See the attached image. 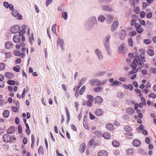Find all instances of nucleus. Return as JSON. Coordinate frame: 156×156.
Listing matches in <instances>:
<instances>
[{"mask_svg":"<svg viewBox=\"0 0 156 156\" xmlns=\"http://www.w3.org/2000/svg\"><path fill=\"white\" fill-rule=\"evenodd\" d=\"M145 61L146 59L144 57H140L137 55H135V59L131 63V66L133 69L129 72V74H132L136 73L138 71V69H136L137 66V65L139 66V67H143L144 62Z\"/></svg>","mask_w":156,"mask_h":156,"instance_id":"f257e3e1","label":"nucleus"},{"mask_svg":"<svg viewBox=\"0 0 156 156\" xmlns=\"http://www.w3.org/2000/svg\"><path fill=\"white\" fill-rule=\"evenodd\" d=\"M106 81L105 80L101 81L97 79H94L90 80L89 82L92 86H99L105 83Z\"/></svg>","mask_w":156,"mask_h":156,"instance_id":"f03ea898","label":"nucleus"},{"mask_svg":"<svg viewBox=\"0 0 156 156\" xmlns=\"http://www.w3.org/2000/svg\"><path fill=\"white\" fill-rule=\"evenodd\" d=\"M3 139L4 142H9L10 143L15 141L16 140V138L14 137L13 136V138H12L11 136L7 133L3 136Z\"/></svg>","mask_w":156,"mask_h":156,"instance_id":"7ed1b4c3","label":"nucleus"},{"mask_svg":"<svg viewBox=\"0 0 156 156\" xmlns=\"http://www.w3.org/2000/svg\"><path fill=\"white\" fill-rule=\"evenodd\" d=\"M87 23L90 27H93L97 23L95 16H92L90 17L88 20Z\"/></svg>","mask_w":156,"mask_h":156,"instance_id":"20e7f679","label":"nucleus"},{"mask_svg":"<svg viewBox=\"0 0 156 156\" xmlns=\"http://www.w3.org/2000/svg\"><path fill=\"white\" fill-rule=\"evenodd\" d=\"M127 51V50L125 44H121L118 48V52L120 54H125Z\"/></svg>","mask_w":156,"mask_h":156,"instance_id":"39448f33","label":"nucleus"},{"mask_svg":"<svg viewBox=\"0 0 156 156\" xmlns=\"http://www.w3.org/2000/svg\"><path fill=\"white\" fill-rule=\"evenodd\" d=\"M101 8L102 10L108 12H113L114 10L112 7L107 5H102L101 6Z\"/></svg>","mask_w":156,"mask_h":156,"instance_id":"423d86ee","label":"nucleus"},{"mask_svg":"<svg viewBox=\"0 0 156 156\" xmlns=\"http://www.w3.org/2000/svg\"><path fill=\"white\" fill-rule=\"evenodd\" d=\"M20 29L19 25H16L11 28L10 31L12 34H15L17 33Z\"/></svg>","mask_w":156,"mask_h":156,"instance_id":"0eeeda50","label":"nucleus"},{"mask_svg":"<svg viewBox=\"0 0 156 156\" xmlns=\"http://www.w3.org/2000/svg\"><path fill=\"white\" fill-rule=\"evenodd\" d=\"M57 45L61 48L62 50H65V48L64 47L65 45L64 41L63 39L58 38V39Z\"/></svg>","mask_w":156,"mask_h":156,"instance_id":"6e6552de","label":"nucleus"},{"mask_svg":"<svg viewBox=\"0 0 156 156\" xmlns=\"http://www.w3.org/2000/svg\"><path fill=\"white\" fill-rule=\"evenodd\" d=\"M119 24V23L117 21L113 22L111 26V30L112 32L115 31L118 27Z\"/></svg>","mask_w":156,"mask_h":156,"instance_id":"1a4fd4ad","label":"nucleus"},{"mask_svg":"<svg viewBox=\"0 0 156 156\" xmlns=\"http://www.w3.org/2000/svg\"><path fill=\"white\" fill-rule=\"evenodd\" d=\"M95 52L97 56L98 59L99 60H102L103 59V56L101 51L98 49H96L95 51Z\"/></svg>","mask_w":156,"mask_h":156,"instance_id":"9d476101","label":"nucleus"},{"mask_svg":"<svg viewBox=\"0 0 156 156\" xmlns=\"http://www.w3.org/2000/svg\"><path fill=\"white\" fill-rule=\"evenodd\" d=\"M12 14L15 17H17L19 20H21L22 19L21 15L19 13L17 10L14 9L12 12Z\"/></svg>","mask_w":156,"mask_h":156,"instance_id":"9b49d317","label":"nucleus"},{"mask_svg":"<svg viewBox=\"0 0 156 156\" xmlns=\"http://www.w3.org/2000/svg\"><path fill=\"white\" fill-rule=\"evenodd\" d=\"M13 46L12 42L11 41H7L5 43V47L7 49H10L12 48Z\"/></svg>","mask_w":156,"mask_h":156,"instance_id":"f8f14e48","label":"nucleus"},{"mask_svg":"<svg viewBox=\"0 0 156 156\" xmlns=\"http://www.w3.org/2000/svg\"><path fill=\"white\" fill-rule=\"evenodd\" d=\"M135 27L136 28V30L138 33H140L143 31L144 29L141 27V25L137 23H135Z\"/></svg>","mask_w":156,"mask_h":156,"instance_id":"ddd939ff","label":"nucleus"},{"mask_svg":"<svg viewBox=\"0 0 156 156\" xmlns=\"http://www.w3.org/2000/svg\"><path fill=\"white\" fill-rule=\"evenodd\" d=\"M126 36V31L125 30H122L119 35L120 38L121 40H124Z\"/></svg>","mask_w":156,"mask_h":156,"instance_id":"4468645a","label":"nucleus"},{"mask_svg":"<svg viewBox=\"0 0 156 156\" xmlns=\"http://www.w3.org/2000/svg\"><path fill=\"white\" fill-rule=\"evenodd\" d=\"M94 99L95 102L98 104L101 103L103 102V98L100 96H96Z\"/></svg>","mask_w":156,"mask_h":156,"instance_id":"2eb2a0df","label":"nucleus"},{"mask_svg":"<svg viewBox=\"0 0 156 156\" xmlns=\"http://www.w3.org/2000/svg\"><path fill=\"white\" fill-rule=\"evenodd\" d=\"M141 144V142L140 140L138 139H135L132 142V144L134 146L138 147Z\"/></svg>","mask_w":156,"mask_h":156,"instance_id":"dca6fc26","label":"nucleus"},{"mask_svg":"<svg viewBox=\"0 0 156 156\" xmlns=\"http://www.w3.org/2000/svg\"><path fill=\"white\" fill-rule=\"evenodd\" d=\"M107 152L104 150L100 151L98 153V156H107Z\"/></svg>","mask_w":156,"mask_h":156,"instance_id":"f3484780","label":"nucleus"},{"mask_svg":"<svg viewBox=\"0 0 156 156\" xmlns=\"http://www.w3.org/2000/svg\"><path fill=\"white\" fill-rule=\"evenodd\" d=\"M13 42L16 43H18L20 41V38L19 36L17 34H15L13 38Z\"/></svg>","mask_w":156,"mask_h":156,"instance_id":"a211bd4d","label":"nucleus"},{"mask_svg":"<svg viewBox=\"0 0 156 156\" xmlns=\"http://www.w3.org/2000/svg\"><path fill=\"white\" fill-rule=\"evenodd\" d=\"M103 137L106 139H109L111 137L110 134L107 132L104 133L103 134Z\"/></svg>","mask_w":156,"mask_h":156,"instance_id":"6ab92c4d","label":"nucleus"},{"mask_svg":"<svg viewBox=\"0 0 156 156\" xmlns=\"http://www.w3.org/2000/svg\"><path fill=\"white\" fill-rule=\"evenodd\" d=\"M93 90L95 92L97 93H99L102 92L103 90V89L101 87H98L94 88Z\"/></svg>","mask_w":156,"mask_h":156,"instance_id":"aec40b11","label":"nucleus"},{"mask_svg":"<svg viewBox=\"0 0 156 156\" xmlns=\"http://www.w3.org/2000/svg\"><path fill=\"white\" fill-rule=\"evenodd\" d=\"M103 110L101 109H98L95 111L96 115L99 116L103 114Z\"/></svg>","mask_w":156,"mask_h":156,"instance_id":"412c9836","label":"nucleus"},{"mask_svg":"<svg viewBox=\"0 0 156 156\" xmlns=\"http://www.w3.org/2000/svg\"><path fill=\"white\" fill-rule=\"evenodd\" d=\"M86 147V146L85 145L84 143H82L80 145V151L81 153H83L85 151Z\"/></svg>","mask_w":156,"mask_h":156,"instance_id":"4be33fe9","label":"nucleus"},{"mask_svg":"<svg viewBox=\"0 0 156 156\" xmlns=\"http://www.w3.org/2000/svg\"><path fill=\"white\" fill-rule=\"evenodd\" d=\"M105 19V18L104 16L103 15H100L98 17V21H100L101 23H103Z\"/></svg>","mask_w":156,"mask_h":156,"instance_id":"5701e85b","label":"nucleus"},{"mask_svg":"<svg viewBox=\"0 0 156 156\" xmlns=\"http://www.w3.org/2000/svg\"><path fill=\"white\" fill-rule=\"evenodd\" d=\"M5 76L9 79H11L13 76V74L10 72H6L5 74Z\"/></svg>","mask_w":156,"mask_h":156,"instance_id":"b1692460","label":"nucleus"},{"mask_svg":"<svg viewBox=\"0 0 156 156\" xmlns=\"http://www.w3.org/2000/svg\"><path fill=\"white\" fill-rule=\"evenodd\" d=\"M9 115V112L8 110H5L3 112V116L5 118H8Z\"/></svg>","mask_w":156,"mask_h":156,"instance_id":"393cba45","label":"nucleus"},{"mask_svg":"<svg viewBox=\"0 0 156 156\" xmlns=\"http://www.w3.org/2000/svg\"><path fill=\"white\" fill-rule=\"evenodd\" d=\"M15 131V129L14 126H11L7 130V132L8 134H12Z\"/></svg>","mask_w":156,"mask_h":156,"instance_id":"a878e982","label":"nucleus"},{"mask_svg":"<svg viewBox=\"0 0 156 156\" xmlns=\"http://www.w3.org/2000/svg\"><path fill=\"white\" fill-rule=\"evenodd\" d=\"M122 84V83L117 81H114L112 83V86H120Z\"/></svg>","mask_w":156,"mask_h":156,"instance_id":"bb28decb","label":"nucleus"},{"mask_svg":"<svg viewBox=\"0 0 156 156\" xmlns=\"http://www.w3.org/2000/svg\"><path fill=\"white\" fill-rule=\"evenodd\" d=\"M126 111L129 114H132L134 112V109L131 107L127 108L126 109Z\"/></svg>","mask_w":156,"mask_h":156,"instance_id":"cd10ccee","label":"nucleus"},{"mask_svg":"<svg viewBox=\"0 0 156 156\" xmlns=\"http://www.w3.org/2000/svg\"><path fill=\"white\" fill-rule=\"evenodd\" d=\"M62 17L63 18L64 20H66L68 18V14L66 12H62Z\"/></svg>","mask_w":156,"mask_h":156,"instance_id":"c85d7f7f","label":"nucleus"},{"mask_svg":"<svg viewBox=\"0 0 156 156\" xmlns=\"http://www.w3.org/2000/svg\"><path fill=\"white\" fill-rule=\"evenodd\" d=\"M112 144L113 146L115 147H117L119 145V142L116 140H114L112 142Z\"/></svg>","mask_w":156,"mask_h":156,"instance_id":"c756f323","label":"nucleus"},{"mask_svg":"<svg viewBox=\"0 0 156 156\" xmlns=\"http://www.w3.org/2000/svg\"><path fill=\"white\" fill-rule=\"evenodd\" d=\"M38 153L40 154H44V152L43 151V147L40 146L39 148L38 149Z\"/></svg>","mask_w":156,"mask_h":156,"instance_id":"7c9ffc66","label":"nucleus"},{"mask_svg":"<svg viewBox=\"0 0 156 156\" xmlns=\"http://www.w3.org/2000/svg\"><path fill=\"white\" fill-rule=\"evenodd\" d=\"M133 7L134 8V11L135 12L136 14H138L140 12L139 8L137 6H136V5Z\"/></svg>","mask_w":156,"mask_h":156,"instance_id":"2f4dec72","label":"nucleus"},{"mask_svg":"<svg viewBox=\"0 0 156 156\" xmlns=\"http://www.w3.org/2000/svg\"><path fill=\"white\" fill-rule=\"evenodd\" d=\"M104 45L106 50L108 51L109 49L110 48L109 43L105 42L104 43Z\"/></svg>","mask_w":156,"mask_h":156,"instance_id":"473e14b6","label":"nucleus"},{"mask_svg":"<svg viewBox=\"0 0 156 156\" xmlns=\"http://www.w3.org/2000/svg\"><path fill=\"white\" fill-rule=\"evenodd\" d=\"M148 55L150 56H152L154 55V51L152 49H149L147 51Z\"/></svg>","mask_w":156,"mask_h":156,"instance_id":"72a5a7b5","label":"nucleus"},{"mask_svg":"<svg viewBox=\"0 0 156 156\" xmlns=\"http://www.w3.org/2000/svg\"><path fill=\"white\" fill-rule=\"evenodd\" d=\"M133 136L132 133L130 132H127L125 133V136L128 138H130Z\"/></svg>","mask_w":156,"mask_h":156,"instance_id":"f704fd0d","label":"nucleus"},{"mask_svg":"<svg viewBox=\"0 0 156 156\" xmlns=\"http://www.w3.org/2000/svg\"><path fill=\"white\" fill-rule=\"evenodd\" d=\"M128 41L129 44V46L130 47H132L133 44V40L131 38H129L128 40Z\"/></svg>","mask_w":156,"mask_h":156,"instance_id":"c9c22d12","label":"nucleus"},{"mask_svg":"<svg viewBox=\"0 0 156 156\" xmlns=\"http://www.w3.org/2000/svg\"><path fill=\"white\" fill-rule=\"evenodd\" d=\"M56 24H54L51 27V30L52 32L55 34L56 33Z\"/></svg>","mask_w":156,"mask_h":156,"instance_id":"e433bc0d","label":"nucleus"},{"mask_svg":"<svg viewBox=\"0 0 156 156\" xmlns=\"http://www.w3.org/2000/svg\"><path fill=\"white\" fill-rule=\"evenodd\" d=\"M85 89V86H83L81 88L79 92V94L82 95L83 93L84 92Z\"/></svg>","mask_w":156,"mask_h":156,"instance_id":"4c0bfd02","label":"nucleus"},{"mask_svg":"<svg viewBox=\"0 0 156 156\" xmlns=\"http://www.w3.org/2000/svg\"><path fill=\"white\" fill-rule=\"evenodd\" d=\"M20 67L19 65H17L16 67H14L13 68L14 70L16 72H18L20 71Z\"/></svg>","mask_w":156,"mask_h":156,"instance_id":"58836bf2","label":"nucleus"},{"mask_svg":"<svg viewBox=\"0 0 156 156\" xmlns=\"http://www.w3.org/2000/svg\"><path fill=\"white\" fill-rule=\"evenodd\" d=\"M5 65L3 63H0V70H3L5 68Z\"/></svg>","mask_w":156,"mask_h":156,"instance_id":"ea45409f","label":"nucleus"},{"mask_svg":"<svg viewBox=\"0 0 156 156\" xmlns=\"http://www.w3.org/2000/svg\"><path fill=\"white\" fill-rule=\"evenodd\" d=\"M148 97L154 99L156 98V94L154 93H151L149 94Z\"/></svg>","mask_w":156,"mask_h":156,"instance_id":"a19ab883","label":"nucleus"},{"mask_svg":"<svg viewBox=\"0 0 156 156\" xmlns=\"http://www.w3.org/2000/svg\"><path fill=\"white\" fill-rule=\"evenodd\" d=\"M87 80V79L86 78H83L81 79V80L80 81V83L81 84V85H83L86 81Z\"/></svg>","mask_w":156,"mask_h":156,"instance_id":"79ce46f5","label":"nucleus"},{"mask_svg":"<svg viewBox=\"0 0 156 156\" xmlns=\"http://www.w3.org/2000/svg\"><path fill=\"white\" fill-rule=\"evenodd\" d=\"M12 110L14 112H16L19 110V108L18 107L16 106L15 107L14 106H12Z\"/></svg>","mask_w":156,"mask_h":156,"instance_id":"37998d69","label":"nucleus"},{"mask_svg":"<svg viewBox=\"0 0 156 156\" xmlns=\"http://www.w3.org/2000/svg\"><path fill=\"white\" fill-rule=\"evenodd\" d=\"M8 83L10 85H14L15 84V81L13 80H9L7 81Z\"/></svg>","mask_w":156,"mask_h":156,"instance_id":"c03bdc74","label":"nucleus"},{"mask_svg":"<svg viewBox=\"0 0 156 156\" xmlns=\"http://www.w3.org/2000/svg\"><path fill=\"white\" fill-rule=\"evenodd\" d=\"M5 55L6 56L5 58L6 59L11 57L12 55L11 53L9 52L5 53Z\"/></svg>","mask_w":156,"mask_h":156,"instance_id":"a18cd8bd","label":"nucleus"},{"mask_svg":"<svg viewBox=\"0 0 156 156\" xmlns=\"http://www.w3.org/2000/svg\"><path fill=\"white\" fill-rule=\"evenodd\" d=\"M87 98L89 99V100L93 101L94 100V97L90 95H88L87 96Z\"/></svg>","mask_w":156,"mask_h":156,"instance_id":"49530a36","label":"nucleus"},{"mask_svg":"<svg viewBox=\"0 0 156 156\" xmlns=\"http://www.w3.org/2000/svg\"><path fill=\"white\" fill-rule=\"evenodd\" d=\"M107 19L110 21H112L113 19V17L111 14H109L106 16Z\"/></svg>","mask_w":156,"mask_h":156,"instance_id":"de8ad7c7","label":"nucleus"},{"mask_svg":"<svg viewBox=\"0 0 156 156\" xmlns=\"http://www.w3.org/2000/svg\"><path fill=\"white\" fill-rule=\"evenodd\" d=\"M106 128L108 129H112L113 128V125L110 123H108L106 126Z\"/></svg>","mask_w":156,"mask_h":156,"instance_id":"09e8293b","label":"nucleus"},{"mask_svg":"<svg viewBox=\"0 0 156 156\" xmlns=\"http://www.w3.org/2000/svg\"><path fill=\"white\" fill-rule=\"evenodd\" d=\"M6 102L4 100H0V107L3 106L5 105Z\"/></svg>","mask_w":156,"mask_h":156,"instance_id":"8fccbe9b","label":"nucleus"},{"mask_svg":"<svg viewBox=\"0 0 156 156\" xmlns=\"http://www.w3.org/2000/svg\"><path fill=\"white\" fill-rule=\"evenodd\" d=\"M110 37H111V36L109 34L107 35L106 37L105 42L109 43V39H110Z\"/></svg>","mask_w":156,"mask_h":156,"instance_id":"3c124183","label":"nucleus"},{"mask_svg":"<svg viewBox=\"0 0 156 156\" xmlns=\"http://www.w3.org/2000/svg\"><path fill=\"white\" fill-rule=\"evenodd\" d=\"M124 129L126 131H129L131 129V128L130 126H126L124 127Z\"/></svg>","mask_w":156,"mask_h":156,"instance_id":"603ef678","label":"nucleus"},{"mask_svg":"<svg viewBox=\"0 0 156 156\" xmlns=\"http://www.w3.org/2000/svg\"><path fill=\"white\" fill-rule=\"evenodd\" d=\"M14 53L15 55L17 56H20L21 54L20 51L18 50L14 51Z\"/></svg>","mask_w":156,"mask_h":156,"instance_id":"864d4df0","label":"nucleus"},{"mask_svg":"<svg viewBox=\"0 0 156 156\" xmlns=\"http://www.w3.org/2000/svg\"><path fill=\"white\" fill-rule=\"evenodd\" d=\"M130 2L131 4L133 6H135L136 5V2L134 0H130Z\"/></svg>","mask_w":156,"mask_h":156,"instance_id":"5fc2aeb1","label":"nucleus"},{"mask_svg":"<svg viewBox=\"0 0 156 156\" xmlns=\"http://www.w3.org/2000/svg\"><path fill=\"white\" fill-rule=\"evenodd\" d=\"M53 0H46V5L47 6H48L51 3H52Z\"/></svg>","mask_w":156,"mask_h":156,"instance_id":"6e6d98bb","label":"nucleus"},{"mask_svg":"<svg viewBox=\"0 0 156 156\" xmlns=\"http://www.w3.org/2000/svg\"><path fill=\"white\" fill-rule=\"evenodd\" d=\"M136 31H133L131 32L130 33L129 35L131 37H133L134 35H136Z\"/></svg>","mask_w":156,"mask_h":156,"instance_id":"4d7b16f0","label":"nucleus"},{"mask_svg":"<svg viewBox=\"0 0 156 156\" xmlns=\"http://www.w3.org/2000/svg\"><path fill=\"white\" fill-rule=\"evenodd\" d=\"M124 94L123 93L121 92L119 94L117 95V97L119 98V99H122Z\"/></svg>","mask_w":156,"mask_h":156,"instance_id":"13d9d810","label":"nucleus"},{"mask_svg":"<svg viewBox=\"0 0 156 156\" xmlns=\"http://www.w3.org/2000/svg\"><path fill=\"white\" fill-rule=\"evenodd\" d=\"M92 101L90 100H88L87 102V105L90 106H91L93 105Z\"/></svg>","mask_w":156,"mask_h":156,"instance_id":"bf43d9fd","label":"nucleus"},{"mask_svg":"<svg viewBox=\"0 0 156 156\" xmlns=\"http://www.w3.org/2000/svg\"><path fill=\"white\" fill-rule=\"evenodd\" d=\"M65 109L66 110V113L67 114L68 118H69V120H70V118H69L70 113H69V111L67 107H66V108Z\"/></svg>","mask_w":156,"mask_h":156,"instance_id":"052dcab7","label":"nucleus"},{"mask_svg":"<svg viewBox=\"0 0 156 156\" xmlns=\"http://www.w3.org/2000/svg\"><path fill=\"white\" fill-rule=\"evenodd\" d=\"M95 134L98 137L101 136V133L99 131H96L95 132Z\"/></svg>","mask_w":156,"mask_h":156,"instance_id":"680f3d73","label":"nucleus"},{"mask_svg":"<svg viewBox=\"0 0 156 156\" xmlns=\"http://www.w3.org/2000/svg\"><path fill=\"white\" fill-rule=\"evenodd\" d=\"M151 42V41L149 39H146L144 40V42L147 44H150Z\"/></svg>","mask_w":156,"mask_h":156,"instance_id":"e2e57ef3","label":"nucleus"},{"mask_svg":"<svg viewBox=\"0 0 156 156\" xmlns=\"http://www.w3.org/2000/svg\"><path fill=\"white\" fill-rule=\"evenodd\" d=\"M26 92V89L25 88H24L23 93L22 94V97L23 98L25 97Z\"/></svg>","mask_w":156,"mask_h":156,"instance_id":"0e129e2a","label":"nucleus"},{"mask_svg":"<svg viewBox=\"0 0 156 156\" xmlns=\"http://www.w3.org/2000/svg\"><path fill=\"white\" fill-rule=\"evenodd\" d=\"M140 17H141L142 18H144L145 16L146 13L142 11L140 13Z\"/></svg>","mask_w":156,"mask_h":156,"instance_id":"69168bd1","label":"nucleus"},{"mask_svg":"<svg viewBox=\"0 0 156 156\" xmlns=\"http://www.w3.org/2000/svg\"><path fill=\"white\" fill-rule=\"evenodd\" d=\"M25 31L24 30H22L19 32V34L21 36H22L25 33Z\"/></svg>","mask_w":156,"mask_h":156,"instance_id":"338daca9","label":"nucleus"},{"mask_svg":"<svg viewBox=\"0 0 156 156\" xmlns=\"http://www.w3.org/2000/svg\"><path fill=\"white\" fill-rule=\"evenodd\" d=\"M74 105L75 106L76 108V110L77 111L79 108V104L77 102H74Z\"/></svg>","mask_w":156,"mask_h":156,"instance_id":"774afa93","label":"nucleus"}]
</instances>
